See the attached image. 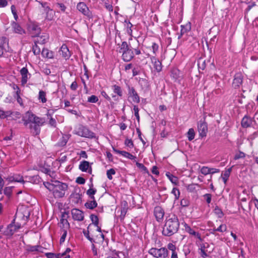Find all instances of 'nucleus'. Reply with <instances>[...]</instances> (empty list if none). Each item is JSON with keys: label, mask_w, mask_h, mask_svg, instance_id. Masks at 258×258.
<instances>
[{"label": "nucleus", "mask_w": 258, "mask_h": 258, "mask_svg": "<svg viewBox=\"0 0 258 258\" xmlns=\"http://www.w3.org/2000/svg\"><path fill=\"white\" fill-rule=\"evenodd\" d=\"M21 227V224L19 223H15V218H14L11 223L9 224L7 228V234L13 235L15 232Z\"/></svg>", "instance_id": "6"}, {"label": "nucleus", "mask_w": 258, "mask_h": 258, "mask_svg": "<svg viewBox=\"0 0 258 258\" xmlns=\"http://www.w3.org/2000/svg\"><path fill=\"white\" fill-rule=\"evenodd\" d=\"M166 176L168 177L169 180L174 185H178L179 181L178 178L177 176H174L170 172L166 173Z\"/></svg>", "instance_id": "23"}, {"label": "nucleus", "mask_w": 258, "mask_h": 258, "mask_svg": "<svg viewBox=\"0 0 258 258\" xmlns=\"http://www.w3.org/2000/svg\"><path fill=\"white\" fill-rule=\"evenodd\" d=\"M18 215L21 217L24 221L23 224H26V222L28 221L29 216H30V213H28L27 215H25L23 214L22 213H19Z\"/></svg>", "instance_id": "60"}, {"label": "nucleus", "mask_w": 258, "mask_h": 258, "mask_svg": "<svg viewBox=\"0 0 258 258\" xmlns=\"http://www.w3.org/2000/svg\"><path fill=\"white\" fill-rule=\"evenodd\" d=\"M48 40V37L46 36L42 35L39 37L37 40L35 41V42H37V43H39L40 44H45Z\"/></svg>", "instance_id": "39"}, {"label": "nucleus", "mask_w": 258, "mask_h": 258, "mask_svg": "<svg viewBox=\"0 0 258 258\" xmlns=\"http://www.w3.org/2000/svg\"><path fill=\"white\" fill-rule=\"evenodd\" d=\"M70 198L73 203L78 204L82 201V195L79 193H75L71 195Z\"/></svg>", "instance_id": "22"}, {"label": "nucleus", "mask_w": 258, "mask_h": 258, "mask_svg": "<svg viewBox=\"0 0 258 258\" xmlns=\"http://www.w3.org/2000/svg\"><path fill=\"white\" fill-rule=\"evenodd\" d=\"M134 57V52L133 50L125 52L122 54V58L125 62L131 61Z\"/></svg>", "instance_id": "20"}, {"label": "nucleus", "mask_w": 258, "mask_h": 258, "mask_svg": "<svg viewBox=\"0 0 258 258\" xmlns=\"http://www.w3.org/2000/svg\"><path fill=\"white\" fill-rule=\"evenodd\" d=\"M35 44L32 47V51L34 55H38L41 52L40 48L37 45V42H34Z\"/></svg>", "instance_id": "44"}, {"label": "nucleus", "mask_w": 258, "mask_h": 258, "mask_svg": "<svg viewBox=\"0 0 258 258\" xmlns=\"http://www.w3.org/2000/svg\"><path fill=\"white\" fill-rule=\"evenodd\" d=\"M39 3L41 5L42 7L44 8V11L46 13V16L45 17V19L50 21L52 20L51 17H48V13L49 11H52V9L48 6V4L46 2H39Z\"/></svg>", "instance_id": "21"}, {"label": "nucleus", "mask_w": 258, "mask_h": 258, "mask_svg": "<svg viewBox=\"0 0 258 258\" xmlns=\"http://www.w3.org/2000/svg\"><path fill=\"white\" fill-rule=\"evenodd\" d=\"M136 164L138 168L141 169L145 173H149V171L147 168L146 166H145L142 163H140L137 162Z\"/></svg>", "instance_id": "58"}, {"label": "nucleus", "mask_w": 258, "mask_h": 258, "mask_svg": "<svg viewBox=\"0 0 258 258\" xmlns=\"http://www.w3.org/2000/svg\"><path fill=\"white\" fill-rule=\"evenodd\" d=\"M38 99L39 100H41V102L43 103H45L47 101L46 98V93L45 91L43 90L39 91Z\"/></svg>", "instance_id": "35"}, {"label": "nucleus", "mask_w": 258, "mask_h": 258, "mask_svg": "<svg viewBox=\"0 0 258 258\" xmlns=\"http://www.w3.org/2000/svg\"><path fill=\"white\" fill-rule=\"evenodd\" d=\"M13 188V186H8L4 189V194L9 198L12 196Z\"/></svg>", "instance_id": "37"}, {"label": "nucleus", "mask_w": 258, "mask_h": 258, "mask_svg": "<svg viewBox=\"0 0 258 258\" xmlns=\"http://www.w3.org/2000/svg\"><path fill=\"white\" fill-rule=\"evenodd\" d=\"M243 81V76L241 73H237L234 76L232 82V87L235 89L239 88L242 85Z\"/></svg>", "instance_id": "9"}, {"label": "nucleus", "mask_w": 258, "mask_h": 258, "mask_svg": "<svg viewBox=\"0 0 258 258\" xmlns=\"http://www.w3.org/2000/svg\"><path fill=\"white\" fill-rule=\"evenodd\" d=\"M121 155L131 160H134L136 158V156L124 151H123V153H122Z\"/></svg>", "instance_id": "49"}, {"label": "nucleus", "mask_w": 258, "mask_h": 258, "mask_svg": "<svg viewBox=\"0 0 258 258\" xmlns=\"http://www.w3.org/2000/svg\"><path fill=\"white\" fill-rule=\"evenodd\" d=\"M99 99L97 96L92 95L88 98V102L95 103L98 101Z\"/></svg>", "instance_id": "53"}, {"label": "nucleus", "mask_w": 258, "mask_h": 258, "mask_svg": "<svg viewBox=\"0 0 258 258\" xmlns=\"http://www.w3.org/2000/svg\"><path fill=\"white\" fill-rule=\"evenodd\" d=\"M256 6L255 2L248 3V5L244 11L245 16L247 15L248 12L254 7Z\"/></svg>", "instance_id": "50"}, {"label": "nucleus", "mask_w": 258, "mask_h": 258, "mask_svg": "<svg viewBox=\"0 0 258 258\" xmlns=\"http://www.w3.org/2000/svg\"><path fill=\"white\" fill-rule=\"evenodd\" d=\"M186 137L189 141L193 140L195 137V132L193 128H190L188 130L186 133Z\"/></svg>", "instance_id": "31"}, {"label": "nucleus", "mask_w": 258, "mask_h": 258, "mask_svg": "<svg viewBox=\"0 0 258 258\" xmlns=\"http://www.w3.org/2000/svg\"><path fill=\"white\" fill-rule=\"evenodd\" d=\"M74 134L82 137L90 139L96 137L95 133L91 131L87 126L79 124L74 130Z\"/></svg>", "instance_id": "3"}, {"label": "nucleus", "mask_w": 258, "mask_h": 258, "mask_svg": "<svg viewBox=\"0 0 258 258\" xmlns=\"http://www.w3.org/2000/svg\"><path fill=\"white\" fill-rule=\"evenodd\" d=\"M180 223L177 216L170 214L166 217L165 223L163 227L162 234L165 236H171L177 233Z\"/></svg>", "instance_id": "2"}, {"label": "nucleus", "mask_w": 258, "mask_h": 258, "mask_svg": "<svg viewBox=\"0 0 258 258\" xmlns=\"http://www.w3.org/2000/svg\"><path fill=\"white\" fill-rule=\"evenodd\" d=\"M151 61L153 64L154 69L157 72H160L162 69L161 62L157 59L155 56H153L151 57Z\"/></svg>", "instance_id": "15"}, {"label": "nucleus", "mask_w": 258, "mask_h": 258, "mask_svg": "<svg viewBox=\"0 0 258 258\" xmlns=\"http://www.w3.org/2000/svg\"><path fill=\"white\" fill-rule=\"evenodd\" d=\"M60 222L61 224L60 227L62 230H64V229L67 230V229L70 228V224L67 219H60Z\"/></svg>", "instance_id": "33"}, {"label": "nucleus", "mask_w": 258, "mask_h": 258, "mask_svg": "<svg viewBox=\"0 0 258 258\" xmlns=\"http://www.w3.org/2000/svg\"><path fill=\"white\" fill-rule=\"evenodd\" d=\"M191 30V23L190 22L187 23L185 25L181 26V30L180 34L178 37V39H180L182 36L187 32L190 31Z\"/></svg>", "instance_id": "18"}, {"label": "nucleus", "mask_w": 258, "mask_h": 258, "mask_svg": "<svg viewBox=\"0 0 258 258\" xmlns=\"http://www.w3.org/2000/svg\"><path fill=\"white\" fill-rule=\"evenodd\" d=\"M154 214L158 222L161 221L164 215V211L160 206H156L154 208Z\"/></svg>", "instance_id": "12"}, {"label": "nucleus", "mask_w": 258, "mask_h": 258, "mask_svg": "<svg viewBox=\"0 0 258 258\" xmlns=\"http://www.w3.org/2000/svg\"><path fill=\"white\" fill-rule=\"evenodd\" d=\"M91 225V224L89 225V226H88V227L87 228V229H89V226ZM83 234L84 235V236L90 241L92 243H94L95 242V240L93 238H92V237H91L89 235V231L88 230V229H87V230H84L83 231Z\"/></svg>", "instance_id": "48"}, {"label": "nucleus", "mask_w": 258, "mask_h": 258, "mask_svg": "<svg viewBox=\"0 0 258 258\" xmlns=\"http://www.w3.org/2000/svg\"><path fill=\"white\" fill-rule=\"evenodd\" d=\"M14 97L16 99L17 102L20 104L21 106H24L23 99L20 96V94L14 95Z\"/></svg>", "instance_id": "62"}, {"label": "nucleus", "mask_w": 258, "mask_h": 258, "mask_svg": "<svg viewBox=\"0 0 258 258\" xmlns=\"http://www.w3.org/2000/svg\"><path fill=\"white\" fill-rule=\"evenodd\" d=\"M149 253L156 258H166L168 255V251L166 248H157L152 247L149 250Z\"/></svg>", "instance_id": "4"}, {"label": "nucleus", "mask_w": 258, "mask_h": 258, "mask_svg": "<svg viewBox=\"0 0 258 258\" xmlns=\"http://www.w3.org/2000/svg\"><path fill=\"white\" fill-rule=\"evenodd\" d=\"M90 217L92 224H93L95 226L98 227L99 224V219L98 216L94 214H91Z\"/></svg>", "instance_id": "41"}, {"label": "nucleus", "mask_w": 258, "mask_h": 258, "mask_svg": "<svg viewBox=\"0 0 258 258\" xmlns=\"http://www.w3.org/2000/svg\"><path fill=\"white\" fill-rule=\"evenodd\" d=\"M68 187V184L66 183H62L59 185H57V187H55V189H57L59 191H62L65 192L66 190H67Z\"/></svg>", "instance_id": "43"}, {"label": "nucleus", "mask_w": 258, "mask_h": 258, "mask_svg": "<svg viewBox=\"0 0 258 258\" xmlns=\"http://www.w3.org/2000/svg\"><path fill=\"white\" fill-rule=\"evenodd\" d=\"M245 157V154L243 152L239 151L237 153H236L234 157V160H238L240 158H244Z\"/></svg>", "instance_id": "55"}, {"label": "nucleus", "mask_w": 258, "mask_h": 258, "mask_svg": "<svg viewBox=\"0 0 258 258\" xmlns=\"http://www.w3.org/2000/svg\"><path fill=\"white\" fill-rule=\"evenodd\" d=\"M26 117H23L22 121L25 126L29 125L30 133L34 136H38L41 131V126L45 122L44 118L36 116L31 111H28L26 112Z\"/></svg>", "instance_id": "1"}, {"label": "nucleus", "mask_w": 258, "mask_h": 258, "mask_svg": "<svg viewBox=\"0 0 258 258\" xmlns=\"http://www.w3.org/2000/svg\"><path fill=\"white\" fill-rule=\"evenodd\" d=\"M48 124L50 126L52 127L55 128L57 126V123L56 120L52 117V116H50V117L48 118Z\"/></svg>", "instance_id": "46"}, {"label": "nucleus", "mask_w": 258, "mask_h": 258, "mask_svg": "<svg viewBox=\"0 0 258 258\" xmlns=\"http://www.w3.org/2000/svg\"><path fill=\"white\" fill-rule=\"evenodd\" d=\"M60 54L66 60L69 59L71 56V52L70 51L67 45L66 44L62 45L59 51Z\"/></svg>", "instance_id": "13"}, {"label": "nucleus", "mask_w": 258, "mask_h": 258, "mask_svg": "<svg viewBox=\"0 0 258 258\" xmlns=\"http://www.w3.org/2000/svg\"><path fill=\"white\" fill-rule=\"evenodd\" d=\"M199 186L198 184L191 183L187 186L186 189L189 192H194L197 190L196 187Z\"/></svg>", "instance_id": "40"}, {"label": "nucleus", "mask_w": 258, "mask_h": 258, "mask_svg": "<svg viewBox=\"0 0 258 258\" xmlns=\"http://www.w3.org/2000/svg\"><path fill=\"white\" fill-rule=\"evenodd\" d=\"M180 71L177 68H173L171 70V77L175 80L177 79L179 77Z\"/></svg>", "instance_id": "32"}, {"label": "nucleus", "mask_w": 258, "mask_h": 258, "mask_svg": "<svg viewBox=\"0 0 258 258\" xmlns=\"http://www.w3.org/2000/svg\"><path fill=\"white\" fill-rule=\"evenodd\" d=\"M11 25L15 33L21 35L25 34V30L23 29L18 23L15 21H13Z\"/></svg>", "instance_id": "16"}, {"label": "nucleus", "mask_w": 258, "mask_h": 258, "mask_svg": "<svg viewBox=\"0 0 258 258\" xmlns=\"http://www.w3.org/2000/svg\"><path fill=\"white\" fill-rule=\"evenodd\" d=\"M133 46L131 44H128L126 41L122 42L121 44L119 46V53H124L132 50Z\"/></svg>", "instance_id": "19"}, {"label": "nucleus", "mask_w": 258, "mask_h": 258, "mask_svg": "<svg viewBox=\"0 0 258 258\" xmlns=\"http://www.w3.org/2000/svg\"><path fill=\"white\" fill-rule=\"evenodd\" d=\"M28 31L32 34V37H37L41 33L40 27L35 23L30 24L28 27Z\"/></svg>", "instance_id": "10"}, {"label": "nucleus", "mask_w": 258, "mask_h": 258, "mask_svg": "<svg viewBox=\"0 0 258 258\" xmlns=\"http://www.w3.org/2000/svg\"><path fill=\"white\" fill-rule=\"evenodd\" d=\"M198 130L201 137L203 138L206 136L208 132V124L205 120H201L199 121Z\"/></svg>", "instance_id": "8"}, {"label": "nucleus", "mask_w": 258, "mask_h": 258, "mask_svg": "<svg viewBox=\"0 0 258 258\" xmlns=\"http://www.w3.org/2000/svg\"><path fill=\"white\" fill-rule=\"evenodd\" d=\"M139 84L142 89H149L150 87V84L148 81L146 79H140L139 80Z\"/></svg>", "instance_id": "29"}, {"label": "nucleus", "mask_w": 258, "mask_h": 258, "mask_svg": "<svg viewBox=\"0 0 258 258\" xmlns=\"http://www.w3.org/2000/svg\"><path fill=\"white\" fill-rule=\"evenodd\" d=\"M85 206L86 208L93 210L97 206V203L95 200H92V201H88L85 204Z\"/></svg>", "instance_id": "28"}, {"label": "nucleus", "mask_w": 258, "mask_h": 258, "mask_svg": "<svg viewBox=\"0 0 258 258\" xmlns=\"http://www.w3.org/2000/svg\"><path fill=\"white\" fill-rule=\"evenodd\" d=\"M41 54L43 57L47 58H53L54 57L53 51H50L47 48H43Z\"/></svg>", "instance_id": "24"}, {"label": "nucleus", "mask_w": 258, "mask_h": 258, "mask_svg": "<svg viewBox=\"0 0 258 258\" xmlns=\"http://www.w3.org/2000/svg\"><path fill=\"white\" fill-rule=\"evenodd\" d=\"M93 184L91 183L89 185L90 188L87 190L86 194L90 198L91 200H94V195L96 193L97 190L95 188H93Z\"/></svg>", "instance_id": "25"}, {"label": "nucleus", "mask_w": 258, "mask_h": 258, "mask_svg": "<svg viewBox=\"0 0 258 258\" xmlns=\"http://www.w3.org/2000/svg\"><path fill=\"white\" fill-rule=\"evenodd\" d=\"M189 201L187 199H183L180 201V205L182 207H186L189 205Z\"/></svg>", "instance_id": "61"}, {"label": "nucleus", "mask_w": 258, "mask_h": 258, "mask_svg": "<svg viewBox=\"0 0 258 258\" xmlns=\"http://www.w3.org/2000/svg\"><path fill=\"white\" fill-rule=\"evenodd\" d=\"M124 144L130 148H133L134 146L133 142L132 139H126L124 141Z\"/></svg>", "instance_id": "64"}, {"label": "nucleus", "mask_w": 258, "mask_h": 258, "mask_svg": "<svg viewBox=\"0 0 258 258\" xmlns=\"http://www.w3.org/2000/svg\"><path fill=\"white\" fill-rule=\"evenodd\" d=\"M71 213L73 219L74 220L82 221L84 220V214L82 211L78 209H73L71 211Z\"/></svg>", "instance_id": "11"}, {"label": "nucleus", "mask_w": 258, "mask_h": 258, "mask_svg": "<svg viewBox=\"0 0 258 258\" xmlns=\"http://www.w3.org/2000/svg\"><path fill=\"white\" fill-rule=\"evenodd\" d=\"M252 119L248 115H245L241 120V124L244 128H247L251 126Z\"/></svg>", "instance_id": "17"}, {"label": "nucleus", "mask_w": 258, "mask_h": 258, "mask_svg": "<svg viewBox=\"0 0 258 258\" xmlns=\"http://www.w3.org/2000/svg\"><path fill=\"white\" fill-rule=\"evenodd\" d=\"M115 171L114 169L113 168H111L109 170H108L107 171V173H106V174H107V178L109 179V180H111L112 179V175H114L115 174Z\"/></svg>", "instance_id": "51"}, {"label": "nucleus", "mask_w": 258, "mask_h": 258, "mask_svg": "<svg viewBox=\"0 0 258 258\" xmlns=\"http://www.w3.org/2000/svg\"><path fill=\"white\" fill-rule=\"evenodd\" d=\"M124 23H126V32L127 33L131 36H132L133 30L132 29V27H133V24L127 20H125Z\"/></svg>", "instance_id": "30"}, {"label": "nucleus", "mask_w": 258, "mask_h": 258, "mask_svg": "<svg viewBox=\"0 0 258 258\" xmlns=\"http://www.w3.org/2000/svg\"><path fill=\"white\" fill-rule=\"evenodd\" d=\"M152 48L153 54L156 55V54L158 51L159 45L155 42H153L152 44Z\"/></svg>", "instance_id": "59"}, {"label": "nucleus", "mask_w": 258, "mask_h": 258, "mask_svg": "<svg viewBox=\"0 0 258 258\" xmlns=\"http://www.w3.org/2000/svg\"><path fill=\"white\" fill-rule=\"evenodd\" d=\"M214 248H213L210 251H208V250H200V252H199V253L200 254V255L203 258H206V257L209 256V254L212 252L213 251Z\"/></svg>", "instance_id": "47"}, {"label": "nucleus", "mask_w": 258, "mask_h": 258, "mask_svg": "<svg viewBox=\"0 0 258 258\" xmlns=\"http://www.w3.org/2000/svg\"><path fill=\"white\" fill-rule=\"evenodd\" d=\"M171 194L174 195L175 196V200H177L179 199L180 192L178 188L176 187H173L172 191Z\"/></svg>", "instance_id": "45"}, {"label": "nucleus", "mask_w": 258, "mask_h": 258, "mask_svg": "<svg viewBox=\"0 0 258 258\" xmlns=\"http://www.w3.org/2000/svg\"><path fill=\"white\" fill-rule=\"evenodd\" d=\"M52 191L53 192L55 198H62L63 197H64L65 194V192L59 191L55 189H54Z\"/></svg>", "instance_id": "42"}, {"label": "nucleus", "mask_w": 258, "mask_h": 258, "mask_svg": "<svg viewBox=\"0 0 258 258\" xmlns=\"http://www.w3.org/2000/svg\"><path fill=\"white\" fill-rule=\"evenodd\" d=\"M26 250L28 252H37V245H28L27 246Z\"/></svg>", "instance_id": "54"}, {"label": "nucleus", "mask_w": 258, "mask_h": 258, "mask_svg": "<svg viewBox=\"0 0 258 258\" xmlns=\"http://www.w3.org/2000/svg\"><path fill=\"white\" fill-rule=\"evenodd\" d=\"M139 45H140V43H139V41L138 40H136L135 47L133 46V48H132L133 50V51L135 52L134 54H135L136 55H139L141 53V50L140 49V48L139 47Z\"/></svg>", "instance_id": "34"}, {"label": "nucleus", "mask_w": 258, "mask_h": 258, "mask_svg": "<svg viewBox=\"0 0 258 258\" xmlns=\"http://www.w3.org/2000/svg\"><path fill=\"white\" fill-rule=\"evenodd\" d=\"M68 142V139L66 137H62L60 141L57 143L58 146L60 147L64 146Z\"/></svg>", "instance_id": "56"}, {"label": "nucleus", "mask_w": 258, "mask_h": 258, "mask_svg": "<svg viewBox=\"0 0 258 258\" xmlns=\"http://www.w3.org/2000/svg\"><path fill=\"white\" fill-rule=\"evenodd\" d=\"M126 86L127 89L128 97L131 98L134 102L139 103L140 101V97L135 88L128 84H126Z\"/></svg>", "instance_id": "5"}, {"label": "nucleus", "mask_w": 258, "mask_h": 258, "mask_svg": "<svg viewBox=\"0 0 258 258\" xmlns=\"http://www.w3.org/2000/svg\"><path fill=\"white\" fill-rule=\"evenodd\" d=\"M79 168L83 172H87L88 170V173H92V167L90 166V163L87 161H83L80 162Z\"/></svg>", "instance_id": "14"}, {"label": "nucleus", "mask_w": 258, "mask_h": 258, "mask_svg": "<svg viewBox=\"0 0 258 258\" xmlns=\"http://www.w3.org/2000/svg\"><path fill=\"white\" fill-rule=\"evenodd\" d=\"M14 176L15 182H20V183H25V181L23 179V177L20 175H16Z\"/></svg>", "instance_id": "63"}, {"label": "nucleus", "mask_w": 258, "mask_h": 258, "mask_svg": "<svg viewBox=\"0 0 258 258\" xmlns=\"http://www.w3.org/2000/svg\"><path fill=\"white\" fill-rule=\"evenodd\" d=\"M112 89L113 92L117 94L119 97H121L123 96V92L121 87L117 85L112 86Z\"/></svg>", "instance_id": "27"}, {"label": "nucleus", "mask_w": 258, "mask_h": 258, "mask_svg": "<svg viewBox=\"0 0 258 258\" xmlns=\"http://www.w3.org/2000/svg\"><path fill=\"white\" fill-rule=\"evenodd\" d=\"M198 68L200 70H204L206 67V61L205 60H203L202 58H200L198 60Z\"/></svg>", "instance_id": "38"}, {"label": "nucleus", "mask_w": 258, "mask_h": 258, "mask_svg": "<svg viewBox=\"0 0 258 258\" xmlns=\"http://www.w3.org/2000/svg\"><path fill=\"white\" fill-rule=\"evenodd\" d=\"M233 166L231 167L230 168L226 169L225 171H224V173H222V175H221V176H222V179L224 182L225 184L226 183L228 179V178L230 175V173L232 171V168Z\"/></svg>", "instance_id": "26"}, {"label": "nucleus", "mask_w": 258, "mask_h": 258, "mask_svg": "<svg viewBox=\"0 0 258 258\" xmlns=\"http://www.w3.org/2000/svg\"><path fill=\"white\" fill-rule=\"evenodd\" d=\"M124 207L121 208V214H120V218L121 219H123L126 214L127 211V208L126 207L125 205L127 206V203L126 202H124Z\"/></svg>", "instance_id": "52"}, {"label": "nucleus", "mask_w": 258, "mask_h": 258, "mask_svg": "<svg viewBox=\"0 0 258 258\" xmlns=\"http://www.w3.org/2000/svg\"><path fill=\"white\" fill-rule=\"evenodd\" d=\"M201 172L205 175L210 174V168L207 166H203L201 169Z\"/></svg>", "instance_id": "57"}, {"label": "nucleus", "mask_w": 258, "mask_h": 258, "mask_svg": "<svg viewBox=\"0 0 258 258\" xmlns=\"http://www.w3.org/2000/svg\"><path fill=\"white\" fill-rule=\"evenodd\" d=\"M214 213L219 218H221L224 216V213L222 211L221 209L218 206H216L214 210Z\"/></svg>", "instance_id": "36"}, {"label": "nucleus", "mask_w": 258, "mask_h": 258, "mask_svg": "<svg viewBox=\"0 0 258 258\" xmlns=\"http://www.w3.org/2000/svg\"><path fill=\"white\" fill-rule=\"evenodd\" d=\"M77 8L79 12L89 18H92V14L87 6L84 2H80L77 4Z\"/></svg>", "instance_id": "7"}]
</instances>
